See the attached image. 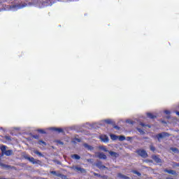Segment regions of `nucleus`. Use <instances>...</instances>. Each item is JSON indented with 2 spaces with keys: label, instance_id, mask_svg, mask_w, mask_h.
Returning a JSON list of instances; mask_svg holds the SVG:
<instances>
[{
  "label": "nucleus",
  "instance_id": "nucleus-1",
  "mask_svg": "<svg viewBox=\"0 0 179 179\" xmlns=\"http://www.w3.org/2000/svg\"><path fill=\"white\" fill-rule=\"evenodd\" d=\"M23 157L26 160H29V162L32 163V164H41V161H40L38 159H34V157H30L28 155H24Z\"/></svg>",
  "mask_w": 179,
  "mask_h": 179
},
{
  "label": "nucleus",
  "instance_id": "nucleus-2",
  "mask_svg": "<svg viewBox=\"0 0 179 179\" xmlns=\"http://www.w3.org/2000/svg\"><path fill=\"white\" fill-rule=\"evenodd\" d=\"M23 157L26 160H29V162L32 163V164H41V161H40L38 159H34V157H30L28 155H24Z\"/></svg>",
  "mask_w": 179,
  "mask_h": 179
},
{
  "label": "nucleus",
  "instance_id": "nucleus-3",
  "mask_svg": "<svg viewBox=\"0 0 179 179\" xmlns=\"http://www.w3.org/2000/svg\"><path fill=\"white\" fill-rule=\"evenodd\" d=\"M0 149L2 152V155H6V156H12V155H13V150H6V145H1L0 147Z\"/></svg>",
  "mask_w": 179,
  "mask_h": 179
},
{
  "label": "nucleus",
  "instance_id": "nucleus-4",
  "mask_svg": "<svg viewBox=\"0 0 179 179\" xmlns=\"http://www.w3.org/2000/svg\"><path fill=\"white\" fill-rule=\"evenodd\" d=\"M169 136H171V134L166 131L159 133L156 135V138L159 141V142H160V139H164V138H169Z\"/></svg>",
  "mask_w": 179,
  "mask_h": 179
},
{
  "label": "nucleus",
  "instance_id": "nucleus-5",
  "mask_svg": "<svg viewBox=\"0 0 179 179\" xmlns=\"http://www.w3.org/2000/svg\"><path fill=\"white\" fill-rule=\"evenodd\" d=\"M136 153L138 155V156H141L143 159H146V157H149V155H148V152H146V150L143 149H139L136 151Z\"/></svg>",
  "mask_w": 179,
  "mask_h": 179
},
{
  "label": "nucleus",
  "instance_id": "nucleus-6",
  "mask_svg": "<svg viewBox=\"0 0 179 179\" xmlns=\"http://www.w3.org/2000/svg\"><path fill=\"white\" fill-rule=\"evenodd\" d=\"M99 139L101 142H104V143H108V136L106 134H101L99 136Z\"/></svg>",
  "mask_w": 179,
  "mask_h": 179
},
{
  "label": "nucleus",
  "instance_id": "nucleus-7",
  "mask_svg": "<svg viewBox=\"0 0 179 179\" xmlns=\"http://www.w3.org/2000/svg\"><path fill=\"white\" fill-rule=\"evenodd\" d=\"M50 174H53V176H56V177H60V178H66V176L65 175H62L61 173L59 172H57L55 171H50Z\"/></svg>",
  "mask_w": 179,
  "mask_h": 179
},
{
  "label": "nucleus",
  "instance_id": "nucleus-8",
  "mask_svg": "<svg viewBox=\"0 0 179 179\" xmlns=\"http://www.w3.org/2000/svg\"><path fill=\"white\" fill-rule=\"evenodd\" d=\"M96 166L98 168V169H100V170H103V169H106V170H108V168L106 167V166L103 165V163L101 162V161H98L96 163Z\"/></svg>",
  "mask_w": 179,
  "mask_h": 179
},
{
  "label": "nucleus",
  "instance_id": "nucleus-9",
  "mask_svg": "<svg viewBox=\"0 0 179 179\" xmlns=\"http://www.w3.org/2000/svg\"><path fill=\"white\" fill-rule=\"evenodd\" d=\"M27 6V3H19L17 5H13V6H10V9H12V8H17V9H22V8H24Z\"/></svg>",
  "mask_w": 179,
  "mask_h": 179
},
{
  "label": "nucleus",
  "instance_id": "nucleus-10",
  "mask_svg": "<svg viewBox=\"0 0 179 179\" xmlns=\"http://www.w3.org/2000/svg\"><path fill=\"white\" fill-rule=\"evenodd\" d=\"M152 159L155 162V163H162V159H160L159 155H152Z\"/></svg>",
  "mask_w": 179,
  "mask_h": 179
},
{
  "label": "nucleus",
  "instance_id": "nucleus-11",
  "mask_svg": "<svg viewBox=\"0 0 179 179\" xmlns=\"http://www.w3.org/2000/svg\"><path fill=\"white\" fill-rule=\"evenodd\" d=\"M73 170H76V171H80V173H86V169L77 166H73Z\"/></svg>",
  "mask_w": 179,
  "mask_h": 179
},
{
  "label": "nucleus",
  "instance_id": "nucleus-12",
  "mask_svg": "<svg viewBox=\"0 0 179 179\" xmlns=\"http://www.w3.org/2000/svg\"><path fill=\"white\" fill-rule=\"evenodd\" d=\"M96 157L106 160L107 159V155H104L103 152H96Z\"/></svg>",
  "mask_w": 179,
  "mask_h": 179
},
{
  "label": "nucleus",
  "instance_id": "nucleus-13",
  "mask_svg": "<svg viewBox=\"0 0 179 179\" xmlns=\"http://www.w3.org/2000/svg\"><path fill=\"white\" fill-rule=\"evenodd\" d=\"M108 153L111 156V157H115V159H117V157H120V154H118L114 151H108Z\"/></svg>",
  "mask_w": 179,
  "mask_h": 179
},
{
  "label": "nucleus",
  "instance_id": "nucleus-14",
  "mask_svg": "<svg viewBox=\"0 0 179 179\" xmlns=\"http://www.w3.org/2000/svg\"><path fill=\"white\" fill-rule=\"evenodd\" d=\"M165 173H168V174H172V176H177V172L173 169H164Z\"/></svg>",
  "mask_w": 179,
  "mask_h": 179
},
{
  "label": "nucleus",
  "instance_id": "nucleus-15",
  "mask_svg": "<svg viewBox=\"0 0 179 179\" xmlns=\"http://www.w3.org/2000/svg\"><path fill=\"white\" fill-rule=\"evenodd\" d=\"M117 177L121 179H131V178H129L121 173H117Z\"/></svg>",
  "mask_w": 179,
  "mask_h": 179
},
{
  "label": "nucleus",
  "instance_id": "nucleus-16",
  "mask_svg": "<svg viewBox=\"0 0 179 179\" xmlns=\"http://www.w3.org/2000/svg\"><path fill=\"white\" fill-rule=\"evenodd\" d=\"M83 146H84V148L87 149V150H93L94 149V148H93V146H92L86 143L83 144Z\"/></svg>",
  "mask_w": 179,
  "mask_h": 179
},
{
  "label": "nucleus",
  "instance_id": "nucleus-17",
  "mask_svg": "<svg viewBox=\"0 0 179 179\" xmlns=\"http://www.w3.org/2000/svg\"><path fill=\"white\" fill-rule=\"evenodd\" d=\"M94 176H95V177H99V178H104V179H107L108 178V177L107 176H101L99 173H96L95 172L93 173Z\"/></svg>",
  "mask_w": 179,
  "mask_h": 179
},
{
  "label": "nucleus",
  "instance_id": "nucleus-18",
  "mask_svg": "<svg viewBox=\"0 0 179 179\" xmlns=\"http://www.w3.org/2000/svg\"><path fill=\"white\" fill-rule=\"evenodd\" d=\"M104 122H106V124H110L111 125H114L115 122L113 121V120L111 119H106L104 120Z\"/></svg>",
  "mask_w": 179,
  "mask_h": 179
},
{
  "label": "nucleus",
  "instance_id": "nucleus-19",
  "mask_svg": "<svg viewBox=\"0 0 179 179\" xmlns=\"http://www.w3.org/2000/svg\"><path fill=\"white\" fill-rule=\"evenodd\" d=\"M147 116L148 117V118H150L151 120H155V118H157L156 115H154L150 113H148Z\"/></svg>",
  "mask_w": 179,
  "mask_h": 179
},
{
  "label": "nucleus",
  "instance_id": "nucleus-20",
  "mask_svg": "<svg viewBox=\"0 0 179 179\" xmlns=\"http://www.w3.org/2000/svg\"><path fill=\"white\" fill-rule=\"evenodd\" d=\"M71 158H72V159H75L76 160H80V156H79V155H77V154H74V155H71Z\"/></svg>",
  "mask_w": 179,
  "mask_h": 179
},
{
  "label": "nucleus",
  "instance_id": "nucleus-21",
  "mask_svg": "<svg viewBox=\"0 0 179 179\" xmlns=\"http://www.w3.org/2000/svg\"><path fill=\"white\" fill-rule=\"evenodd\" d=\"M110 138L112 139V141H117V139H118V136L115 135V134H110Z\"/></svg>",
  "mask_w": 179,
  "mask_h": 179
},
{
  "label": "nucleus",
  "instance_id": "nucleus-22",
  "mask_svg": "<svg viewBox=\"0 0 179 179\" xmlns=\"http://www.w3.org/2000/svg\"><path fill=\"white\" fill-rule=\"evenodd\" d=\"M34 153H35V155H37L40 157H44V155H42L41 152H40V151L38 150H34Z\"/></svg>",
  "mask_w": 179,
  "mask_h": 179
},
{
  "label": "nucleus",
  "instance_id": "nucleus-23",
  "mask_svg": "<svg viewBox=\"0 0 179 179\" xmlns=\"http://www.w3.org/2000/svg\"><path fill=\"white\" fill-rule=\"evenodd\" d=\"M54 131L59 132V134L64 132V129H62V128H55Z\"/></svg>",
  "mask_w": 179,
  "mask_h": 179
},
{
  "label": "nucleus",
  "instance_id": "nucleus-24",
  "mask_svg": "<svg viewBox=\"0 0 179 179\" xmlns=\"http://www.w3.org/2000/svg\"><path fill=\"white\" fill-rule=\"evenodd\" d=\"M38 145H44V146H47V143H45V141H42V140H39L38 141Z\"/></svg>",
  "mask_w": 179,
  "mask_h": 179
},
{
  "label": "nucleus",
  "instance_id": "nucleus-25",
  "mask_svg": "<svg viewBox=\"0 0 179 179\" xmlns=\"http://www.w3.org/2000/svg\"><path fill=\"white\" fill-rule=\"evenodd\" d=\"M99 149L103 152H108V150H107V148L103 145L99 146Z\"/></svg>",
  "mask_w": 179,
  "mask_h": 179
},
{
  "label": "nucleus",
  "instance_id": "nucleus-26",
  "mask_svg": "<svg viewBox=\"0 0 179 179\" xmlns=\"http://www.w3.org/2000/svg\"><path fill=\"white\" fill-rule=\"evenodd\" d=\"M1 167H2L3 169H12V166H10V165H6V164H3V165L1 166Z\"/></svg>",
  "mask_w": 179,
  "mask_h": 179
},
{
  "label": "nucleus",
  "instance_id": "nucleus-27",
  "mask_svg": "<svg viewBox=\"0 0 179 179\" xmlns=\"http://www.w3.org/2000/svg\"><path fill=\"white\" fill-rule=\"evenodd\" d=\"M150 150L152 151V152H155V150H156V147L153 146V144H151L150 145Z\"/></svg>",
  "mask_w": 179,
  "mask_h": 179
},
{
  "label": "nucleus",
  "instance_id": "nucleus-28",
  "mask_svg": "<svg viewBox=\"0 0 179 179\" xmlns=\"http://www.w3.org/2000/svg\"><path fill=\"white\" fill-rule=\"evenodd\" d=\"M118 139H119V141H120V142H122V141H125V136H118Z\"/></svg>",
  "mask_w": 179,
  "mask_h": 179
},
{
  "label": "nucleus",
  "instance_id": "nucleus-29",
  "mask_svg": "<svg viewBox=\"0 0 179 179\" xmlns=\"http://www.w3.org/2000/svg\"><path fill=\"white\" fill-rule=\"evenodd\" d=\"M30 135L34 139H39L40 138V136H38V135H34V134H31Z\"/></svg>",
  "mask_w": 179,
  "mask_h": 179
},
{
  "label": "nucleus",
  "instance_id": "nucleus-30",
  "mask_svg": "<svg viewBox=\"0 0 179 179\" xmlns=\"http://www.w3.org/2000/svg\"><path fill=\"white\" fill-rule=\"evenodd\" d=\"M38 132H40V134H47V132H45V131H44L43 129H38L37 130Z\"/></svg>",
  "mask_w": 179,
  "mask_h": 179
},
{
  "label": "nucleus",
  "instance_id": "nucleus-31",
  "mask_svg": "<svg viewBox=\"0 0 179 179\" xmlns=\"http://www.w3.org/2000/svg\"><path fill=\"white\" fill-rule=\"evenodd\" d=\"M133 173L134 174H136L137 176H138V177H141L142 176V174L138 171H134Z\"/></svg>",
  "mask_w": 179,
  "mask_h": 179
},
{
  "label": "nucleus",
  "instance_id": "nucleus-32",
  "mask_svg": "<svg viewBox=\"0 0 179 179\" xmlns=\"http://www.w3.org/2000/svg\"><path fill=\"white\" fill-rule=\"evenodd\" d=\"M137 130L138 131V132L141 134V135H145V131L143 130H142L141 129H137Z\"/></svg>",
  "mask_w": 179,
  "mask_h": 179
},
{
  "label": "nucleus",
  "instance_id": "nucleus-33",
  "mask_svg": "<svg viewBox=\"0 0 179 179\" xmlns=\"http://www.w3.org/2000/svg\"><path fill=\"white\" fill-rule=\"evenodd\" d=\"M172 166H173V167H179V163L173 162Z\"/></svg>",
  "mask_w": 179,
  "mask_h": 179
},
{
  "label": "nucleus",
  "instance_id": "nucleus-34",
  "mask_svg": "<svg viewBox=\"0 0 179 179\" xmlns=\"http://www.w3.org/2000/svg\"><path fill=\"white\" fill-rule=\"evenodd\" d=\"M113 125V128H115V129H117V131L120 129V127L115 125V123Z\"/></svg>",
  "mask_w": 179,
  "mask_h": 179
},
{
  "label": "nucleus",
  "instance_id": "nucleus-35",
  "mask_svg": "<svg viewBox=\"0 0 179 179\" xmlns=\"http://www.w3.org/2000/svg\"><path fill=\"white\" fill-rule=\"evenodd\" d=\"M126 122H127V124H134V121L129 120H126Z\"/></svg>",
  "mask_w": 179,
  "mask_h": 179
},
{
  "label": "nucleus",
  "instance_id": "nucleus-36",
  "mask_svg": "<svg viewBox=\"0 0 179 179\" xmlns=\"http://www.w3.org/2000/svg\"><path fill=\"white\" fill-rule=\"evenodd\" d=\"M164 113L166 114V115H169V114L171 113L170 112V110H164Z\"/></svg>",
  "mask_w": 179,
  "mask_h": 179
},
{
  "label": "nucleus",
  "instance_id": "nucleus-37",
  "mask_svg": "<svg viewBox=\"0 0 179 179\" xmlns=\"http://www.w3.org/2000/svg\"><path fill=\"white\" fill-rule=\"evenodd\" d=\"M87 161L88 163H93V159H87Z\"/></svg>",
  "mask_w": 179,
  "mask_h": 179
},
{
  "label": "nucleus",
  "instance_id": "nucleus-38",
  "mask_svg": "<svg viewBox=\"0 0 179 179\" xmlns=\"http://www.w3.org/2000/svg\"><path fill=\"white\" fill-rule=\"evenodd\" d=\"M145 162L147 163H153V160H152V159H147Z\"/></svg>",
  "mask_w": 179,
  "mask_h": 179
},
{
  "label": "nucleus",
  "instance_id": "nucleus-39",
  "mask_svg": "<svg viewBox=\"0 0 179 179\" xmlns=\"http://www.w3.org/2000/svg\"><path fill=\"white\" fill-rule=\"evenodd\" d=\"M57 143L59 145H64V142L61 141H57Z\"/></svg>",
  "mask_w": 179,
  "mask_h": 179
},
{
  "label": "nucleus",
  "instance_id": "nucleus-40",
  "mask_svg": "<svg viewBox=\"0 0 179 179\" xmlns=\"http://www.w3.org/2000/svg\"><path fill=\"white\" fill-rule=\"evenodd\" d=\"M140 125H141V127H146V124H145V123L141 122Z\"/></svg>",
  "mask_w": 179,
  "mask_h": 179
},
{
  "label": "nucleus",
  "instance_id": "nucleus-41",
  "mask_svg": "<svg viewBox=\"0 0 179 179\" xmlns=\"http://www.w3.org/2000/svg\"><path fill=\"white\" fill-rule=\"evenodd\" d=\"M6 139H7V141H10V136H6Z\"/></svg>",
  "mask_w": 179,
  "mask_h": 179
},
{
  "label": "nucleus",
  "instance_id": "nucleus-42",
  "mask_svg": "<svg viewBox=\"0 0 179 179\" xmlns=\"http://www.w3.org/2000/svg\"><path fill=\"white\" fill-rule=\"evenodd\" d=\"M161 122H162V124H167V122H166V121H164V120H162Z\"/></svg>",
  "mask_w": 179,
  "mask_h": 179
},
{
  "label": "nucleus",
  "instance_id": "nucleus-43",
  "mask_svg": "<svg viewBox=\"0 0 179 179\" xmlns=\"http://www.w3.org/2000/svg\"><path fill=\"white\" fill-rule=\"evenodd\" d=\"M166 118L167 120H170L171 116H170V115H168V116L166 117Z\"/></svg>",
  "mask_w": 179,
  "mask_h": 179
},
{
  "label": "nucleus",
  "instance_id": "nucleus-44",
  "mask_svg": "<svg viewBox=\"0 0 179 179\" xmlns=\"http://www.w3.org/2000/svg\"><path fill=\"white\" fill-rule=\"evenodd\" d=\"M145 127H148V128H152V127L149 124H145Z\"/></svg>",
  "mask_w": 179,
  "mask_h": 179
},
{
  "label": "nucleus",
  "instance_id": "nucleus-45",
  "mask_svg": "<svg viewBox=\"0 0 179 179\" xmlns=\"http://www.w3.org/2000/svg\"><path fill=\"white\" fill-rule=\"evenodd\" d=\"M132 139V137H127V141H131Z\"/></svg>",
  "mask_w": 179,
  "mask_h": 179
},
{
  "label": "nucleus",
  "instance_id": "nucleus-46",
  "mask_svg": "<svg viewBox=\"0 0 179 179\" xmlns=\"http://www.w3.org/2000/svg\"><path fill=\"white\" fill-rule=\"evenodd\" d=\"M76 141L77 142H80V139H79V138H76Z\"/></svg>",
  "mask_w": 179,
  "mask_h": 179
},
{
  "label": "nucleus",
  "instance_id": "nucleus-47",
  "mask_svg": "<svg viewBox=\"0 0 179 179\" xmlns=\"http://www.w3.org/2000/svg\"><path fill=\"white\" fill-rule=\"evenodd\" d=\"M3 164H2V163H1L0 162V167H2V165H3Z\"/></svg>",
  "mask_w": 179,
  "mask_h": 179
},
{
  "label": "nucleus",
  "instance_id": "nucleus-48",
  "mask_svg": "<svg viewBox=\"0 0 179 179\" xmlns=\"http://www.w3.org/2000/svg\"><path fill=\"white\" fill-rule=\"evenodd\" d=\"M172 178L166 177V179H171Z\"/></svg>",
  "mask_w": 179,
  "mask_h": 179
},
{
  "label": "nucleus",
  "instance_id": "nucleus-49",
  "mask_svg": "<svg viewBox=\"0 0 179 179\" xmlns=\"http://www.w3.org/2000/svg\"><path fill=\"white\" fill-rule=\"evenodd\" d=\"M176 114L179 115V111H176Z\"/></svg>",
  "mask_w": 179,
  "mask_h": 179
},
{
  "label": "nucleus",
  "instance_id": "nucleus-50",
  "mask_svg": "<svg viewBox=\"0 0 179 179\" xmlns=\"http://www.w3.org/2000/svg\"><path fill=\"white\" fill-rule=\"evenodd\" d=\"M0 179H7V178H0Z\"/></svg>",
  "mask_w": 179,
  "mask_h": 179
},
{
  "label": "nucleus",
  "instance_id": "nucleus-51",
  "mask_svg": "<svg viewBox=\"0 0 179 179\" xmlns=\"http://www.w3.org/2000/svg\"><path fill=\"white\" fill-rule=\"evenodd\" d=\"M57 164H61V162H58Z\"/></svg>",
  "mask_w": 179,
  "mask_h": 179
},
{
  "label": "nucleus",
  "instance_id": "nucleus-52",
  "mask_svg": "<svg viewBox=\"0 0 179 179\" xmlns=\"http://www.w3.org/2000/svg\"><path fill=\"white\" fill-rule=\"evenodd\" d=\"M145 139H148V137H145Z\"/></svg>",
  "mask_w": 179,
  "mask_h": 179
},
{
  "label": "nucleus",
  "instance_id": "nucleus-53",
  "mask_svg": "<svg viewBox=\"0 0 179 179\" xmlns=\"http://www.w3.org/2000/svg\"><path fill=\"white\" fill-rule=\"evenodd\" d=\"M175 150H177V148H175Z\"/></svg>",
  "mask_w": 179,
  "mask_h": 179
},
{
  "label": "nucleus",
  "instance_id": "nucleus-54",
  "mask_svg": "<svg viewBox=\"0 0 179 179\" xmlns=\"http://www.w3.org/2000/svg\"><path fill=\"white\" fill-rule=\"evenodd\" d=\"M68 1H72V0H68Z\"/></svg>",
  "mask_w": 179,
  "mask_h": 179
}]
</instances>
